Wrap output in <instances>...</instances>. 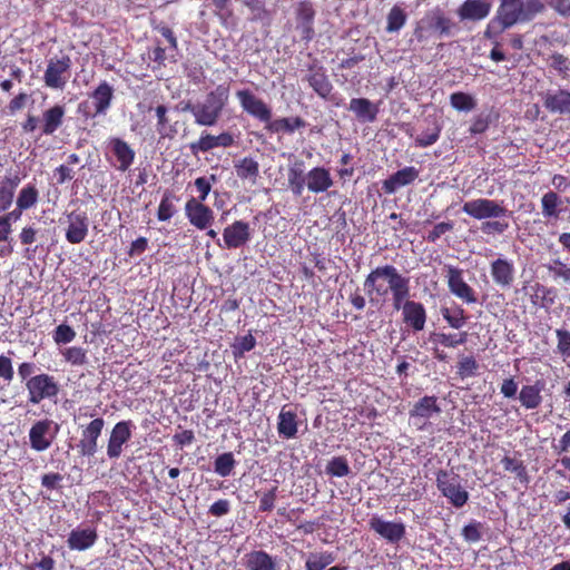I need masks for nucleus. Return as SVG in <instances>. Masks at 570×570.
Returning a JSON list of instances; mask_svg holds the SVG:
<instances>
[{"label":"nucleus","mask_w":570,"mask_h":570,"mask_svg":"<svg viewBox=\"0 0 570 570\" xmlns=\"http://www.w3.org/2000/svg\"><path fill=\"white\" fill-rule=\"evenodd\" d=\"M544 10L546 6L541 0H500L495 16L487 26L484 37L495 39L517 23L530 22Z\"/></svg>","instance_id":"nucleus-1"},{"label":"nucleus","mask_w":570,"mask_h":570,"mask_svg":"<svg viewBox=\"0 0 570 570\" xmlns=\"http://www.w3.org/2000/svg\"><path fill=\"white\" fill-rule=\"evenodd\" d=\"M407 278L392 265L379 266L365 278L364 289L370 302H380Z\"/></svg>","instance_id":"nucleus-2"},{"label":"nucleus","mask_w":570,"mask_h":570,"mask_svg":"<svg viewBox=\"0 0 570 570\" xmlns=\"http://www.w3.org/2000/svg\"><path fill=\"white\" fill-rule=\"evenodd\" d=\"M228 95L225 89L218 87L206 97L196 102L195 124L204 127L215 126L227 104Z\"/></svg>","instance_id":"nucleus-3"},{"label":"nucleus","mask_w":570,"mask_h":570,"mask_svg":"<svg viewBox=\"0 0 570 570\" xmlns=\"http://www.w3.org/2000/svg\"><path fill=\"white\" fill-rule=\"evenodd\" d=\"M436 487L455 508H462L469 500L468 491L461 485L460 475L453 471L440 470L436 473Z\"/></svg>","instance_id":"nucleus-4"},{"label":"nucleus","mask_w":570,"mask_h":570,"mask_svg":"<svg viewBox=\"0 0 570 570\" xmlns=\"http://www.w3.org/2000/svg\"><path fill=\"white\" fill-rule=\"evenodd\" d=\"M60 431V425L50 419L36 421L29 430V444L36 452L47 451Z\"/></svg>","instance_id":"nucleus-5"},{"label":"nucleus","mask_w":570,"mask_h":570,"mask_svg":"<svg viewBox=\"0 0 570 570\" xmlns=\"http://www.w3.org/2000/svg\"><path fill=\"white\" fill-rule=\"evenodd\" d=\"M72 62L69 56L61 55L48 60L43 82L48 88L62 90L70 78Z\"/></svg>","instance_id":"nucleus-6"},{"label":"nucleus","mask_w":570,"mask_h":570,"mask_svg":"<svg viewBox=\"0 0 570 570\" xmlns=\"http://www.w3.org/2000/svg\"><path fill=\"white\" fill-rule=\"evenodd\" d=\"M26 387L29 394V402L39 404L45 399L55 397L59 387L55 379L48 374H39L31 376L26 382Z\"/></svg>","instance_id":"nucleus-7"},{"label":"nucleus","mask_w":570,"mask_h":570,"mask_svg":"<svg viewBox=\"0 0 570 570\" xmlns=\"http://www.w3.org/2000/svg\"><path fill=\"white\" fill-rule=\"evenodd\" d=\"M462 212L479 220L500 218L507 214L504 206L488 198H478L464 203Z\"/></svg>","instance_id":"nucleus-8"},{"label":"nucleus","mask_w":570,"mask_h":570,"mask_svg":"<svg viewBox=\"0 0 570 570\" xmlns=\"http://www.w3.org/2000/svg\"><path fill=\"white\" fill-rule=\"evenodd\" d=\"M444 268L450 292L466 304L476 303L475 291L464 281L463 271L452 265Z\"/></svg>","instance_id":"nucleus-9"},{"label":"nucleus","mask_w":570,"mask_h":570,"mask_svg":"<svg viewBox=\"0 0 570 570\" xmlns=\"http://www.w3.org/2000/svg\"><path fill=\"white\" fill-rule=\"evenodd\" d=\"M453 27L454 23L440 9H435L422 18L415 33L419 38L422 37L423 31L438 33L440 38L449 37L452 35Z\"/></svg>","instance_id":"nucleus-10"},{"label":"nucleus","mask_w":570,"mask_h":570,"mask_svg":"<svg viewBox=\"0 0 570 570\" xmlns=\"http://www.w3.org/2000/svg\"><path fill=\"white\" fill-rule=\"evenodd\" d=\"M134 428L131 421H120L115 424L107 444V456L109 459L120 458L124 445L131 439Z\"/></svg>","instance_id":"nucleus-11"},{"label":"nucleus","mask_w":570,"mask_h":570,"mask_svg":"<svg viewBox=\"0 0 570 570\" xmlns=\"http://www.w3.org/2000/svg\"><path fill=\"white\" fill-rule=\"evenodd\" d=\"M105 426L102 417L94 419L81 432V439L78 443L79 453L82 456H94L98 450V439Z\"/></svg>","instance_id":"nucleus-12"},{"label":"nucleus","mask_w":570,"mask_h":570,"mask_svg":"<svg viewBox=\"0 0 570 570\" xmlns=\"http://www.w3.org/2000/svg\"><path fill=\"white\" fill-rule=\"evenodd\" d=\"M370 529L390 543L400 542L405 535V525L402 522L385 521L374 515L368 522Z\"/></svg>","instance_id":"nucleus-13"},{"label":"nucleus","mask_w":570,"mask_h":570,"mask_svg":"<svg viewBox=\"0 0 570 570\" xmlns=\"http://www.w3.org/2000/svg\"><path fill=\"white\" fill-rule=\"evenodd\" d=\"M236 97L242 108L253 117L261 121H269L272 118V111L267 105L249 90H238Z\"/></svg>","instance_id":"nucleus-14"},{"label":"nucleus","mask_w":570,"mask_h":570,"mask_svg":"<svg viewBox=\"0 0 570 570\" xmlns=\"http://www.w3.org/2000/svg\"><path fill=\"white\" fill-rule=\"evenodd\" d=\"M185 214L189 223L198 229H206L214 222V212L194 197L186 203Z\"/></svg>","instance_id":"nucleus-15"},{"label":"nucleus","mask_w":570,"mask_h":570,"mask_svg":"<svg viewBox=\"0 0 570 570\" xmlns=\"http://www.w3.org/2000/svg\"><path fill=\"white\" fill-rule=\"evenodd\" d=\"M441 409L436 404L435 396H424L420 399L410 411V417L419 429H423L425 420L439 414Z\"/></svg>","instance_id":"nucleus-16"},{"label":"nucleus","mask_w":570,"mask_h":570,"mask_svg":"<svg viewBox=\"0 0 570 570\" xmlns=\"http://www.w3.org/2000/svg\"><path fill=\"white\" fill-rule=\"evenodd\" d=\"M225 247L238 248L250 239L249 225L243 220H236L227 226L223 233Z\"/></svg>","instance_id":"nucleus-17"},{"label":"nucleus","mask_w":570,"mask_h":570,"mask_svg":"<svg viewBox=\"0 0 570 570\" xmlns=\"http://www.w3.org/2000/svg\"><path fill=\"white\" fill-rule=\"evenodd\" d=\"M234 144V138L228 132H222L218 136L203 132L197 141L189 145L194 155L198 153H207L216 147H229Z\"/></svg>","instance_id":"nucleus-18"},{"label":"nucleus","mask_w":570,"mask_h":570,"mask_svg":"<svg viewBox=\"0 0 570 570\" xmlns=\"http://www.w3.org/2000/svg\"><path fill=\"white\" fill-rule=\"evenodd\" d=\"M491 276L499 287L509 288L515 278V268L512 262L498 258L491 263Z\"/></svg>","instance_id":"nucleus-19"},{"label":"nucleus","mask_w":570,"mask_h":570,"mask_svg":"<svg viewBox=\"0 0 570 570\" xmlns=\"http://www.w3.org/2000/svg\"><path fill=\"white\" fill-rule=\"evenodd\" d=\"M543 106L552 114L570 115V91L564 89L548 90L543 97Z\"/></svg>","instance_id":"nucleus-20"},{"label":"nucleus","mask_w":570,"mask_h":570,"mask_svg":"<svg viewBox=\"0 0 570 570\" xmlns=\"http://www.w3.org/2000/svg\"><path fill=\"white\" fill-rule=\"evenodd\" d=\"M402 320L405 325L415 332H420L425 327L426 309L422 303L416 301H406Z\"/></svg>","instance_id":"nucleus-21"},{"label":"nucleus","mask_w":570,"mask_h":570,"mask_svg":"<svg viewBox=\"0 0 570 570\" xmlns=\"http://www.w3.org/2000/svg\"><path fill=\"white\" fill-rule=\"evenodd\" d=\"M108 147L116 156L118 165L117 169L126 171L134 164L135 150L122 139L112 137L108 140Z\"/></svg>","instance_id":"nucleus-22"},{"label":"nucleus","mask_w":570,"mask_h":570,"mask_svg":"<svg viewBox=\"0 0 570 570\" xmlns=\"http://www.w3.org/2000/svg\"><path fill=\"white\" fill-rule=\"evenodd\" d=\"M98 534L94 528H76L68 537L67 544L70 550L85 551L97 541Z\"/></svg>","instance_id":"nucleus-23"},{"label":"nucleus","mask_w":570,"mask_h":570,"mask_svg":"<svg viewBox=\"0 0 570 570\" xmlns=\"http://www.w3.org/2000/svg\"><path fill=\"white\" fill-rule=\"evenodd\" d=\"M491 11V3L485 0H465L458 9L461 20L478 21L487 18Z\"/></svg>","instance_id":"nucleus-24"},{"label":"nucleus","mask_w":570,"mask_h":570,"mask_svg":"<svg viewBox=\"0 0 570 570\" xmlns=\"http://www.w3.org/2000/svg\"><path fill=\"white\" fill-rule=\"evenodd\" d=\"M66 238L71 244L81 243L88 234V218L82 213L72 212L68 216Z\"/></svg>","instance_id":"nucleus-25"},{"label":"nucleus","mask_w":570,"mask_h":570,"mask_svg":"<svg viewBox=\"0 0 570 570\" xmlns=\"http://www.w3.org/2000/svg\"><path fill=\"white\" fill-rule=\"evenodd\" d=\"M348 110L352 111L361 122H374L379 114V106L366 98H353L350 101Z\"/></svg>","instance_id":"nucleus-26"},{"label":"nucleus","mask_w":570,"mask_h":570,"mask_svg":"<svg viewBox=\"0 0 570 570\" xmlns=\"http://www.w3.org/2000/svg\"><path fill=\"white\" fill-rule=\"evenodd\" d=\"M333 184L328 169L324 167H314L306 174V186L312 193H324L331 188Z\"/></svg>","instance_id":"nucleus-27"},{"label":"nucleus","mask_w":570,"mask_h":570,"mask_svg":"<svg viewBox=\"0 0 570 570\" xmlns=\"http://www.w3.org/2000/svg\"><path fill=\"white\" fill-rule=\"evenodd\" d=\"M66 114L65 106L55 105L42 112L41 117V132L42 135H53L63 124Z\"/></svg>","instance_id":"nucleus-28"},{"label":"nucleus","mask_w":570,"mask_h":570,"mask_svg":"<svg viewBox=\"0 0 570 570\" xmlns=\"http://www.w3.org/2000/svg\"><path fill=\"white\" fill-rule=\"evenodd\" d=\"M419 177V170L415 167H405L391 175L383 183V189L387 194L395 193L399 188L410 185Z\"/></svg>","instance_id":"nucleus-29"},{"label":"nucleus","mask_w":570,"mask_h":570,"mask_svg":"<svg viewBox=\"0 0 570 570\" xmlns=\"http://www.w3.org/2000/svg\"><path fill=\"white\" fill-rule=\"evenodd\" d=\"M247 570H277L274 559L263 550L252 551L244 557Z\"/></svg>","instance_id":"nucleus-30"},{"label":"nucleus","mask_w":570,"mask_h":570,"mask_svg":"<svg viewBox=\"0 0 570 570\" xmlns=\"http://www.w3.org/2000/svg\"><path fill=\"white\" fill-rule=\"evenodd\" d=\"M277 432L285 439H294L297 433V415L294 411L283 406L278 414Z\"/></svg>","instance_id":"nucleus-31"},{"label":"nucleus","mask_w":570,"mask_h":570,"mask_svg":"<svg viewBox=\"0 0 570 570\" xmlns=\"http://www.w3.org/2000/svg\"><path fill=\"white\" fill-rule=\"evenodd\" d=\"M314 16L315 12L309 3H299L297 8V29L301 30L303 39L309 40L313 36Z\"/></svg>","instance_id":"nucleus-32"},{"label":"nucleus","mask_w":570,"mask_h":570,"mask_svg":"<svg viewBox=\"0 0 570 570\" xmlns=\"http://www.w3.org/2000/svg\"><path fill=\"white\" fill-rule=\"evenodd\" d=\"M114 97L112 87L106 81L101 82L96 90L92 92L91 98L94 100L96 115H104L109 109Z\"/></svg>","instance_id":"nucleus-33"},{"label":"nucleus","mask_w":570,"mask_h":570,"mask_svg":"<svg viewBox=\"0 0 570 570\" xmlns=\"http://www.w3.org/2000/svg\"><path fill=\"white\" fill-rule=\"evenodd\" d=\"M541 391L542 386L538 383L522 386L519 394V400L522 406L528 410L537 409L542 402Z\"/></svg>","instance_id":"nucleus-34"},{"label":"nucleus","mask_w":570,"mask_h":570,"mask_svg":"<svg viewBox=\"0 0 570 570\" xmlns=\"http://www.w3.org/2000/svg\"><path fill=\"white\" fill-rule=\"evenodd\" d=\"M309 86L322 98H327L333 89L332 83L322 69H316L311 72L307 78Z\"/></svg>","instance_id":"nucleus-35"},{"label":"nucleus","mask_w":570,"mask_h":570,"mask_svg":"<svg viewBox=\"0 0 570 570\" xmlns=\"http://www.w3.org/2000/svg\"><path fill=\"white\" fill-rule=\"evenodd\" d=\"M235 170L240 179H247L252 184H256L259 174V165L253 158L245 157L235 164Z\"/></svg>","instance_id":"nucleus-36"},{"label":"nucleus","mask_w":570,"mask_h":570,"mask_svg":"<svg viewBox=\"0 0 570 570\" xmlns=\"http://www.w3.org/2000/svg\"><path fill=\"white\" fill-rule=\"evenodd\" d=\"M561 198L554 191L546 193L541 198L542 215L546 218H558Z\"/></svg>","instance_id":"nucleus-37"},{"label":"nucleus","mask_w":570,"mask_h":570,"mask_svg":"<svg viewBox=\"0 0 570 570\" xmlns=\"http://www.w3.org/2000/svg\"><path fill=\"white\" fill-rule=\"evenodd\" d=\"M407 14L400 6H394L386 17V31L399 32L406 23Z\"/></svg>","instance_id":"nucleus-38"},{"label":"nucleus","mask_w":570,"mask_h":570,"mask_svg":"<svg viewBox=\"0 0 570 570\" xmlns=\"http://www.w3.org/2000/svg\"><path fill=\"white\" fill-rule=\"evenodd\" d=\"M305 121L299 117L296 118H281L268 124V130L273 132L287 131L293 132L295 129L304 127Z\"/></svg>","instance_id":"nucleus-39"},{"label":"nucleus","mask_w":570,"mask_h":570,"mask_svg":"<svg viewBox=\"0 0 570 570\" xmlns=\"http://www.w3.org/2000/svg\"><path fill=\"white\" fill-rule=\"evenodd\" d=\"M334 561V558L328 552H312L307 556L305 568L306 570H324Z\"/></svg>","instance_id":"nucleus-40"},{"label":"nucleus","mask_w":570,"mask_h":570,"mask_svg":"<svg viewBox=\"0 0 570 570\" xmlns=\"http://www.w3.org/2000/svg\"><path fill=\"white\" fill-rule=\"evenodd\" d=\"M236 465V461L232 452H226L218 455L214 462V470L220 476H228L232 474Z\"/></svg>","instance_id":"nucleus-41"},{"label":"nucleus","mask_w":570,"mask_h":570,"mask_svg":"<svg viewBox=\"0 0 570 570\" xmlns=\"http://www.w3.org/2000/svg\"><path fill=\"white\" fill-rule=\"evenodd\" d=\"M393 296V307L396 311H401L403 313L404 306L406 304V301L410 296V278L404 281L402 284H400L396 288H394L392 292Z\"/></svg>","instance_id":"nucleus-42"},{"label":"nucleus","mask_w":570,"mask_h":570,"mask_svg":"<svg viewBox=\"0 0 570 570\" xmlns=\"http://www.w3.org/2000/svg\"><path fill=\"white\" fill-rule=\"evenodd\" d=\"M351 472L348 462L343 456H335L331 459L326 465V473L332 476L343 478Z\"/></svg>","instance_id":"nucleus-43"},{"label":"nucleus","mask_w":570,"mask_h":570,"mask_svg":"<svg viewBox=\"0 0 570 570\" xmlns=\"http://www.w3.org/2000/svg\"><path fill=\"white\" fill-rule=\"evenodd\" d=\"M441 313L443 318L452 328L459 330L465 324V315L464 309L462 307L458 306L454 309L443 307L441 309Z\"/></svg>","instance_id":"nucleus-44"},{"label":"nucleus","mask_w":570,"mask_h":570,"mask_svg":"<svg viewBox=\"0 0 570 570\" xmlns=\"http://www.w3.org/2000/svg\"><path fill=\"white\" fill-rule=\"evenodd\" d=\"M38 200V190L35 186L28 185L23 187L17 198V206L20 209H28L32 207Z\"/></svg>","instance_id":"nucleus-45"},{"label":"nucleus","mask_w":570,"mask_h":570,"mask_svg":"<svg viewBox=\"0 0 570 570\" xmlns=\"http://www.w3.org/2000/svg\"><path fill=\"white\" fill-rule=\"evenodd\" d=\"M451 106L460 111H470L475 107L474 99L464 92H454L450 97Z\"/></svg>","instance_id":"nucleus-46"},{"label":"nucleus","mask_w":570,"mask_h":570,"mask_svg":"<svg viewBox=\"0 0 570 570\" xmlns=\"http://www.w3.org/2000/svg\"><path fill=\"white\" fill-rule=\"evenodd\" d=\"M483 524L479 521H471L462 529V537L469 543H475L481 540Z\"/></svg>","instance_id":"nucleus-47"},{"label":"nucleus","mask_w":570,"mask_h":570,"mask_svg":"<svg viewBox=\"0 0 570 570\" xmlns=\"http://www.w3.org/2000/svg\"><path fill=\"white\" fill-rule=\"evenodd\" d=\"M434 340H435V342L440 343L441 345H443L445 347H456V346L465 343L466 333L464 332L459 335L438 333L434 335Z\"/></svg>","instance_id":"nucleus-48"},{"label":"nucleus","mask_w":570,"mask_h":570,"mask_svg":"<svg viewBox=\"0 0 570 570\" xmlns=\"http://www.w3.org/2000/svg\"><path fill=\"white\" fill-rule=\"evenodd\" d=\"M155 111H156V116H157V119H158L157 132L161 137H170V136H173L175 130H173V129L168 130V128H167V124H168L167 108L164 105H159V106L156 107Z\"/></svg>","instance_id":"nucleus-49"},{"label":"nucleus","mask_w":570,"mask_h":570,"mask_svg":"<svg viewBox=\"0 0 570 570\" xmlns=\"http://www.w3.org/2000/svg\"><path fill=\"white\" fill-rule=\"evenodd\" d=\"M550 273L554 278H560L563 283L570 285V267L562 263L560 259H556L548 266Z\"/></svg>","instance_id":"nucleus-50"},{"label":"nucleus","mask_w":570,"mask_h":570,"mask_svg":"<svg viewBox=\"0 0 570 570\" xmlns=\"http://www.w3.org/2000/svg\"><path fill=\"white\" fill-rule=\"evenodd\" d=\"M76 332L67 324H60L56 327L53 333V341L57 344H67L75 340Z\"/></svg>","instance_id":"nucleus-51"},{"label":"nucleus","mask_w":570,"mask_h":570,"mask_svg":"<svg viewBox=\"0 0 570 570\" xmlns=\"http://www.w3.org/2000/svg\"><path fill=\"white\" fill-rule=\"evenodd\" d=\"M440 137V128L438 126H433L432 128H428L425 131L420 134L415 138V142L420 147H429L438 141Z\"/></svg>","instance_id":"nucleus-52"},{"label":"nucleus","mask_w":570,"mask_h":570,"mask_svg":"<svg viewBox=\"0 0 570 570\" xmlns=\"http://www.w3.org/2000/svg\"><path fill=\"white\" fill-rule=\"evenodd\" d=\"M216 181V176L212 175L210 177H198L195 180V187L199 191V197L196 200H199L202 204L206 200L208 194L212 190V183Z\"/></svg>","instance_id":"nucleus-53"},{"label":"nucleus","mask_w":570,"mask_h":570,"mask_svg":"<svg viewBox=\"0 0 570 570\" xmlns=\"http://www.w3.org/2000/svg\"><path fill=\"white\" fill-rule=\"evenodd\" d=\"M63 356L66 361L72 365H82L86 363V352L81 347H69L65 351Z\"/></svg>","instance_id":"nucleus-54"},{"label":"nucleus","mask_w":570,"mask_h":570,"mask_svg":"<svg viewBox=\"0 0 570 570\" xmlns=\"http://www.w3.org/2000/svg\"><path fill=\"white\" fill-rule=\"evenodd\" d=\"M556 335L558 338L557 348L559 353H561L563 356L570 357V332L558 328L556 330Z\"/></svg>","instance_id":"nucleus-55"},{"label":"nucleus","mask_w":570,"mask_h":570,"mask_svg":"<svg viewBox=\"0 0 570 570\" xmlns=\"http://www.w3.org/2000/svg\"><path fill=\"white\" fill-rule=\"evenodd\" d=\"M478 367L475 360L472 356H464L459 362V374L462 377L472 376Z\"/></svg>","instance_id":"nucleus-56"},{"label":"nucleus","mask_w":570,"mask_h":570,"mask_svg":"<svg viewBox=\"0 0 570 570\" xmlns=\"http://www.w3.org/2000/svg\"><path fill=\"white\" fill-rule=\"evenodd\" d=\"M288 185L296 181H306V175L303 171V161H295L288 167Z\"/></svg>","instance_id":"nucleus-57"},{"label":"nucleus","mask_w":570,"mask_h":570,"mask_svg":"<svg viewBox=\"0 0 570 570\" xmlns=\"http://www.w3.org/2000/svg\"><path fill=\"white\" fill-rule=\"evenodd\" d=\"M453 229V223L451 222H442L434 226V228L429 233L428 240L436 242L442 235Z\"/></svg>","instance_id":"nucleus-58"},{"label":"nucleus","mask_w":570,"mask_h":570,"mask_svg":"<svg viewBox=\"0 0 570 570\" xmlns=\"http://www.w3.org/2000/svg\"><path fill=\"white\" fill-rule=\"evenodd\" d=\"M13 375L12 361L8 356L0 355V377L7 382H11Z\"/></svg>","instance_id":"nucleus-59"},{"label":"nucleus","mask_w":570,"mask_h":570,"mask_svg":"<svg viewBox=\"0 0 570 570\" xmlns=\"http://www.w3.org/2000/svg\"><path fill=\"white\" fill-rule=\"evenodd\" d=\"M277 487L264 493L259 501V510L263 512L272 511L276 499Z\"/></svg>","instance_id":"nucleus-60"},{"label":"nucleus","mask_w":570,"mask_h":570,"mask_svg":"<svg viewBox=\"0 0 570 570\" xmlns=\"http://www.w3.org/2000/svg\"><path fill=\"white\" fill-rule=\"evenodd\" d=\"M490 124V115L481 114L472 122L470 131L472 134H482L487 130Z\"/></svg>","instance_id":"nucleus-61"},{"label":"nucleus","mask_w":570,"mask_h":570,"mask_svg":"<svg viewBox=\"0 0 570 570\" xmlns=\"http://www.w3.org/2000/svg\"><path fill=\"white\" fill-rule=\"evenodd\" d=\"M13 197L12 187L0 185V213L10 208Z\"/></svg>","instance_id":"nucleus-62"},{"label":"nucleus","mask_w":570,"mask_h":570,"mask_svg":"<svg viewBox=\"0 0 570 570\" xmlns=\"http://www.w3.org/2000/svg\"><path fill=\"white\" fill-rule=\"evenodd\" d=\"M230 510V503L228 500L226 499H220L216 502H214L210 507H209V513L214 517H223V515H226Z\"/></svg>","instance_id":"nucleus-63"},{"label":"nucleus","mask_w":570,"mask_h":570,"mask_svg":"<svg viewBox=\"0 0 570 570\" xmlns=\"http://www.w3.org/2000/svg\"><path fill=\"white\" fill-rule=\"evenodd\" d=\"M547 3L560 16L566 17L570 14V0H547Z\"/></svg>","instance_id":"nucleus-64"}]
</instances>
